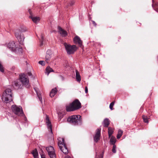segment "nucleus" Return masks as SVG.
<instances>
[{
	"instance_id": "f257e3e1",
	"label": "nucleus",
	"mask_w": 158,
	"mask_h": 158,
	"mask_svg": "<svg viewBox=\"0 0 158 158\" xmlns=\"http://www.w3.org/2000/svg\"><path fill=\"white\" fill-rule=\"evenodd\" d=\"M2 99L8 106L9 104L13 103L11 90L9 88L6 89L3 93Z\"/></svg>"
},
{
	"instance_id": "f03ea898",
	"label": "nucleus",
	"mask_w": 158,
	"mask_h": 158,
	"mask_svg": "<svg viewBox=\"0 0 158 158\" xmlns=\"http://www.w3.org/2000/svg\"><path fill=\"white\" fill-rule=\"evenodd\" d=\"M27 31V28L24 26H20L18 28L15 29V37L17 39L19 43L21 45L24 44V37L21 32H25Z\"/></svg>"
},
{
	"instance_id": "7ed1b4c3",
	"label": "nucleus",
	"mask_w": 158,
	"mask_h": 158,
	"mask_svg": "<svg viewBox=\"0 0 158 158\" xmlns=\"http://www.w3.org/2000/svg\"><path fill=\"white\" fill-rule=\"evenodd\" d=\"M67 121L73 125H81L82 123V120L80 115H74L69 117Z\"/></svg>"
},
{
	"instance_id": "20e7f679",
	"label": "nucleus",
	"mask_w": 158,
	"mask_h": 158,
	"mask_svg": "<svg viewBox=\"0 0 158 158\" xmlns=\"http://www.w3.org/2000/svg\"><path fill=\"white\" fill-rule=\"evenodd\" d=\"M58 144L61 151L64 154H66L68 153V149L64 143V139L61 137L57 139Z\"/></svg>"
},
{
	"instance_id": "39448f33",
	"label": "nucleus",
	"mask_w": 158,
	"mask_h": 158,
	"mask_svg": "<svg viewBox=\"0 0 158 158\" xmlns=\"http://www.w3.org/2000/svg\"><path fill=\"white\" fill-rule=\"evenodd\" d=\"M12 110L15 114L19 116H24L25 121L27 120V118L24 115L22 108L20 106H18L16 105H12L11 106Z\"/></svg>"
},
{
	"instance_id": "423d86ee",
	"label": "nucleus",
	"mask_w": 158,
	"mask_h": 158,
	"mask_svg": "<svg viewBox=\"0 0 158 158\" xmlns=\"http://www.w3.org/2000/svg\"><path fill=\"white\" fill-rule=\"evenodd\" d=\"M64 45L67 54L69 55L73 54L77 49V47L75 45H71L66 43H64Z\"/></svg>"
},
{
	"instance_id": "0eeeda50",
	"label": "nucleus",
	"mask_w": 158,
	"mask_h": 158,
	"mask_svg": "<svg viewBox=\"0 0 158 158\" xmlns=\"http://www.w3.org/2000/svg\"><path fill=\"white\" fill-rule=\"evenodd\" d=\"M19 80L22 84L25 86L27 87L29 86V81L27 77L24 73L19 75Z\"/></svg>"
},
{
	"instance_id": "6e6552de",
	"label": "nucleus",
	"mask_w": 158,
	"mask_h": 158,
	"mask_svg": "<svg viewBox=\"0 0 158 158\" xmlns=\"http://www.w3.org/2000/svg\"><path fill=\"white\" fill-rule=\"evenodd\" d=\"M46 150L48 152V155L50 158H56L55 150L53 147L49 146L46 147Z\"/></svg>"
},
{
	"instance_id": "1a4fd4ad",
	"label": "nucleus",
	"mask_w": 158,
	"mask_h": 158,
	"mask_svg": "<svg viewBox=\"0 0 158 158\" xmlns=\"http://www.w3.org/2000/svg\"><path fill=\"white\" fill-rule=\"evenodd\" d=\"M8 48L12 51H15L18 49L16 44L14 42H10L8 44Z\"/></svg>"
},
{
	"instance_id": "9d476101",
	"label": "nucleus",
	"mask_w": 158,
	"mask_h": 158,
	"mask_svg": "<svg viewBox=\"0 0 158 158\" xmlns=\"http://www.w3.org/2000/svg\"><path fill=\"white\" fill-rule=\"evenodd\" d=\"M28 12L29 13L30 15L29 16V18H31L32 21L35 23H38L40 20V18L38 17H34L33 16L31 10L29 9L28 10Z\"/></svg>"
},
{
	"instance_id": "9b49d317",
	"label": "nucleus",
	"mask_w": 158,
	"mask_h": 158,
	"mask_svg": "<svg viewBox=\"0 0 158 158\" xmlns=\"http://www.w3.org/2000/svg\"><path fill=\"white\" fill-rule=\"evenodd\" d=\"M46 118L45 119V122L47 125V128L49 130V131H50L52 133V126L51 124V123L49 120V117L47 115H46Z\"/></svg>"
},
{
	"instance_id": "f8f14e48",
	"label": "nucleus",
	"mask_w": 158,
	"mask_h": 158,
	"mask_svg": "<svg viewBox=\"0 0 158 158\" xmlns=\"http://www.w3.org/2000/svg\"><path fill=\"white\" fill-rule=\"evenodd\" d=\"M100 130L98 129L96 130V133L94 136V140L95 142H97L99 140L100 136Z\"/></svg>"
},
{
	"instance_id": "ddd939ff",
	"label": "nucleus",
	"mask_w": 158,
	"mask_h": 158,
	"mask_svg": "<svg viewBox=\"0 0 158 158\" xmlns=\"http://www.w3.org/2000/svg\"><path fill=\"white\" fill-rule=\"evenodd\" d=\"M75 109L76 110L78 109L81 108V104L79 101L76 99L74 100L72 103Z\"/></svg>"
},
{
	"instance_id": "4468645a",
	"label": "nucleus",
	"mask_w": 158,
	"mask_h": 158,
	"mask_svg": "<svg viewBox=\"0 0 158 158\" xmlns=\"http://www.w3.org/2000/svg\"><path fill=\"white\" fill-rule=\"evenodd\" d=\"M14 85L15 88L17 89L21 88L23 85L19 80H17L14 81Z\"/></svg>"
},
{
	"instance_id": "2eb2a0df",
	"label": "nucleus",
	"mask_w": 158,
	"mask_h": 158,
	"mask_svg": "<svg viewBox=\"0 0 158 158\" xmlns=\"http://www.w3.org/2000/svg\"><path fill=\"white\" fill-rule=\"evenodd\" d=\"M58 32L62 37H65L67 35V32L60 27H58Z\"/></svg>"
},
{
	"instance_id": "dca6fc26",
	"label": "nucleus",
	"mask_w": 158,
	"mask_h": 158,
	"mask_svg": "<svg viewBox=\"0 0 158 158\" xmlns=\"http://www.w3.org/2000/svg\"><path fill=\"white\" fill-rule=\"evenodd\" d=\"M73 41L75 44L77 43L80 46L82 45V41L78 36H76L73 39Z\"/></svg>"
},
{
	"instance_id": "f3484780",
	"label": "nucleus",
	"mask_w": 158,
	"mask_h": 158,
	"mask_svg": "<svg viewBox=\"0 0 158 158\" xmlns=\"http://www.w3.org/2000/svg\"><path fill=\"white\" fill-rule=\"evenodd\" d=\"M66 110L67 111H71L76 110L72 103L69 105L66 106Z\"/></svg>"
},
{
	"instance_id": "a211bd4d",
	"label": "nucleus",
	"mask_w": 158,
	"mask_h": 158,
	"mask_svg": "<svg viewBox=\"0 0 158 158\" xmlns=\"http://www.w3.org/2000/svg\"><path fill=\"white\" fill-rule=\"evenodd\" d=\"M76 81L80 83L81 80V77L80 73L78 70H76Z\"/></svg>"
},
{
	"instance_id": "6ab92c4d",
	"label": "nucleus",
	"mask_w": 158,
	"mask_h": 158,
	"mask_svg": "<svg viewBox=\"0 0 158 158\" xmlns=\"http://www.w3.org/2000/svg\"><path fill=\"white\" fill-rule=\"evenodd\" d=\"M57 90L56 88L53 89L51 91L50 93V97H52L54 96L56 94Z\"/></svg>"
},
{
	"instance_id": "aec40b11",
	"label": "nucleus",
	"mask_w": 158,
	"mask_h": 158,
	"mask_svg": "<svg viewBox=\"0 0 158 158\" xmlns=\"http://www.w3.org/2000/svg\"><path fill=\"white\" fill-rule=\"evenodd\" d=\"M103 126L105 127H107L109 126L110 122L109 120L107 118H106L103 121Z\"/></svg>"
},
{
	"instance_id": "412c9836",
	"label": "nucleus",
	"mask_w": 158,
	"mask_h": 158,
	"mask_svg": "<svg viewBox=\"0 0 158 158\" xmlns=\"http://www.w3.org/2000/svg\"><path fill=\"white\" fill-rule=\"evenodd\" d=\"M34 158H38V154L37 150L36 149L34 150L32 152Z\"/></svg>"
},
{
	"instance_id": "4be33fe9",
	"label": "nucleus",
	"mask_w": 158,
	"mask_h": 158,
	"mask_svg": "<svg viewBox=\"0 0 158 158\" xmlns=\"http://www.w3.org/2000/svg\"><path fill=\"white\" fill-rule=\"evenodd\" d=\"M46 73H47V76H48L49 73L51 72H54L53 69L49 66H48L46 69Z\"/></svg>"
},
{
	"instance_id": "5701e85b",
	"label": "nucleus",
	"mask_w": 158,
	"mask_h": 158,
	"mask_svg": "<svg viewBox=\"0 0 158 158\" xmlns=\"http://www.w3.org/2000/svg\"><path fill=\"white\" fill-rule=\"evenodd\" d=\"M116 142V139L113 136L111 137L110 139V142L111 144L113 145H115V143Z\"/></svg>"
},
{
	"instance_id": "b1692460",
	"label": "nucleus",
	"mask_w": 158,
	"mask_h": 158,
	"mask_svg": "<svg viewBox=\"0 0 158 158\" xmlns=\"http://www.w3.org/2000/svg\"><path fill=\"white\" fill-rule=\"evenodd\" d=\"M113 133V129L109 127L108 129V133L109 138H110L111 137V135Z\"/></svg>"
},
{
	"instance_id": "393cba45",
	"label": "nucleus",
	"mask_w": 158,
	"mask_h": 158,
	"mask_svg": "<svg viewBox=\"0 0 158 158\" xmlns=\"http://www.w3.org/2000/svg\"><path fill=\"white\" fill-rule=\"evenodd\" d=\"M123 133V131L121 130H119L118 134L117 136V137L118 139H119L122 136Z\"/></svg>"
},
{
	"instance_id": "a878e982",
	"label": "nucleus",
	"mask_w": 158,
	"mask_h": 158,
	"mask_svg": "<svg viewBox=\"0 0 158 158\" xmlns=\"http://www.w3.org/2000/svg\"><path fill=\"white\" fill-rule=\"evenodd\" d=\"M50 55L48 53H47L45 56V61H46L47 63H48V62L49 60V59H50Z\"/></svg>"
},
{
	"instance_id": "bb28decb",
	"label": "nucleus",
	"mask_w": 158,
	"mask_h": 158,
	"mask_svg": "<svg viewBox=\"0 0 158 158\" xmlns=\"http://www.w3.org/2000/svg\"><path fill=\"white\" fill-rule=\"evenodd\" d=\"M142 118L144 122L145 123H148V118L147 116L143 115L142 116Z\"/></svg>"
},
{
	"instance_id": "cd10ccee",
	"label": "nucleus",
	"mask_w": 158,
	"mask_h": 158,
	"mask_svg": "<svg viewBox=\"0 0 158 158\" xmlns=\"http://www.w3.org/2000/svg\"><path fill=\"white\" fill-rule=\"evenodd\" d=\"M44 37L42 35H41V39L40 40V46H41L43 45V42L44 41Z\"/></svg>"
},
{
	"instance_id": "c85d7f7f",
	"label": "nucleus",
	"mask_w": 158,
	"mask_h": 158,
	"mask_svg": "<svg viewBox=\"0 0 158 158\" xmlns=\"http://www.w3.org/2000/svg\"><path fill=\"white\" fill-rule=\"evenodd\" d=\"M116 145H113L112 149V152L114 153H116Z\"/></svg>"
},
{
	"instance_id": "c756f323",
	"label": "nucleus",
	"mask_w": 158,
	"mask_h": 158,
	"mask_svg": "<svg viewBox=\"0 0 158 158\" xmlns=\"http://www.w3.org/2000/svg\"><path fill=\"white\" fill-rule=\"evenodd\" d=\"M36 94H37V95L40 101V102H41V103H42V97H41V95L40 94H39V93L37 92L36 91Z\"/></svg>"
},
{
	"instance_id": "7c9ffc66",
	"label": "nucleus",
	"mask_w": 158,
	"mask_h": 158,
	"mask_svg": "<svg viewBox=\"0 0 158 158\" xmlns=\"http://www.w3.org/2000/svg\"><path fill=\"white\" fill-rule=\"evenodd\" d=\"M114 102H113L111 103L109 107L111 110L113 109V106H114Z\"/></svg>"
},
{
	"instance_id": "2f4dec72",
	"label": "nucleus",
	"mask_w": 158,
	"mask_h": 158,
	"mask_svg": "<svg viewBox=\"0 0 158 158\" xmlns=\"http://www.w3.org/2000/svg\"><path fill=\"white\" fill-rule=\"evenodd\" d=\"M0 71L2 73L4 72L3 67L0 61Z\"/></svg>"
},
{
	"instance_id": "473e14b6",
	"label": "nucleus",
	"mask_w": 158,
	"mask_h": 158,
	"mask_svg": "<svg viewBox=\"0 0 158 158\" xmlns=\"http://www.w3.org/2000/svg\"><path fill=\"white\" fill-rule=\"evenodd\" d=\"M39 64L42 66L44 65L45 64V61L43 60H40L39 61Z\"/></svg>"
},
{
	"instance_id": "72a5a7b5",
	"label": "nucleus",
	"mask_w": 158,
	"mask_h": 158,
	"mask_svg": "<svg viewBox=\"0 0 158 158\" xmlns=\"http://www.w3.org/2000/svg\"><path fill=\"white\" fill-rule=\"evenodd\" d=\"M85 93H87L88 92V89L87 86H86L85 88Z\"/></svg>"
},
{
	"instance_id": "f704fd0d",
	"label": "nucleus",
	"mask_w": 158,
	"mask_h": 158,
	"mask_svg": "<svg viewBox=\"0 0 158 158\" xmlns=\"http://www.w3.org/2000/svg\"><path fill=\"white\" fill-rule=\"evenodd\" d=\"M41 158H45V155L44 154H41Z\"/></svg>"
},
{
	"instance_id": "c9c22d12",
	"label": "nucleus",
	"mask_w": 158,
	"mask_h": 158,
	"mask_svg": "<svg viewBox=\"0 0 158 158\" xmlns=\"http://www.w3.org/2000/svg\"><path fill=\"white\" fill-rule=\"evenodd\" d=\"M74 1H72L71 2H70V3L69 4H70V6H72V5H73L74 4Z\"/></svg>"
},
{
	"instance_id": "e433bc0d",
	"label": "nucleus",
	"mask_w": 158,
	"mask_h": 158,
	"mask_svg": "<svg viewBox=\"0 0 158 158\" xmlns=\"http://www.w3.org/2000/svg\"><path fill=\"white\" fill-rule=\"evenodd\" d=\"M92 23H93V24L95 26H96V23H95V21H92Z\"/></svg>"
},
{
	"instance_id": "4c0bfd02",
	"label": "nucleus",
	"mask_w": 158,
	"mask_h": 158,
	"mask_svg": "<svg viewBox=\"0 0 158 158\" xmlns=\"http://www.w3.org/2000/svg\"><path fill=\"white\" fill-rule=\"evenodd\" d=\"M28 75L29 76H31V75L32 74H31V73H30V72H28Z\"/></svg>"
},
{
	"instance_id": "58836bf2",
	"label": "nucleus",
	"mask_w": 158,
	"mask_h": 158,
	"mask_svg": "<svg viewBox=\"0 0 158 158\" xmlns=\"http://www.w3.org/2000/svg\"><path fill=\"white\" fill-rule=\"evenodd\" d=\"M64 158H71V157H70V156H65Z\"/></svg>"
},
{
	"instance_id": "ea45409f",
	"label": "nucleus",
	"mask_w": 158,
	"mask_h": 158,
	"mask_svg": "<svg viewBox=\"0 0 158 158\" xmlns=\"http://www.w3.org/2000/svg\"><path fill=\"white\" fill-rule=\"evenodd\" d=\"M101 157L100 158H102L103 157V155H101ZM96 158H97L96 157Z\"/></svg>"
},
{
	"instance_id": "a19ab883",
	"label": "nucleus",
	"mask_w": 158,
	"mask_h": 158,
	"mask_svg": "<svg viewBox=\"0 0 158 158\" xmlns=\"http://www.w3.org/2000/svg\"><path fill=\"white\" fill-rule=\"evenodd\" d=\"M157 10L156 11L158 12V6L157 7Z\"/></svg>"
},
{
	"instance_id": "79ce46f5",
	"label": "nucleus",
	"mask_w": 158,
	"mask_h": 158,
	"mask_svg": "<svg viewBox=\"0 0 158 158\" xmlns=\"http://www.w3.org/2000/svg\"><path fill=\"white\" fill-rule=\"evenodd\" d=\"M47 52H48V50L47 51Z\"/></svg>"
},
{
	"instance_id": "37998d69",
	"label": "nucleus",
	"mask_w": 158,
	"mask_h": 158,
	"mask_svg": "<svg viewBox=\"0 0 158 158\" xmlns=\"http://www.w3.org/2000/svg\"><path fill=\"white\" fill-rule=\"evenodd\" d=\"M157 60H158V57H157Z\"/></svg>"
}]
</instances>
